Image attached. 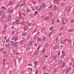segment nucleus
Wrapping results in <instances>:
<instances>
[{
	"instance_id": "nucleus-57",
	"label": "nucleus",
	"mask_w": 74,
	"mask_h": 74,
	"mask_svg": "<svg viewBox=\"0 0 74 74\" xmlns=\"http://www.w3.org/2000/svg\"><path fill=\"white\" fill-rule=\"evenodd\" d=\"M37 36L34 37V40H35V39H36V38H37Z\"/></svg>"
},
{
	"instance_id": "nucleus-55",
	"label": "nucleus",
	"mask_w": 74,
	"mask_h": 74,
	"mask_svg": "<svg viewBox=\"0 0 74 74\" xmlns=\"http://www.w3.org/2000/svg\"><path fill=\"white\" fill-rule=\"evenodd\" d=\"M23 6H25V4L23 3V4L21 5V6H23Z\"/></svg>"
},
{
	"instance_id": "nucleus-15",
	"label": "nucleus",
	"mask_w": 74,
	"mask_h": 74,
	"mask_svg": "<svg viewBox=\"0 0 74 74\" xmlns=\"http://www.w3.org/2000/svg\"><path fill=\"white\" fill-rule=\"evenodd\" d=\"M48 45H49V44L48 43H46L45 44V47L47 48V47H48Z\"/></svg>"
},
{
	"instance_id": "nucleus-7",
	"label": "nucleus",
	"mask_w": 74,
	"mask_h": 74,
	"mask_svg": "<svg viewBox=\"0 0 74 74\" xmlns=\"http://www.w3.org/2000/svg\"><path fill=\"white\" fill-rule=\"evenodd\" d=\"M64 29V26H62L60 29V32H62V30H63Z\"/></svg>"
},
{
	"instance_id": "nucleus-9",
	"label": "nucleus",
	"mask_w": 74,
	"mask_h": 74,
	"mask_svg": "<svg viewBox=\"0 0 74 74\" xmlns=\"http://www.w3.org/2000/svg\"><path fill=\"white\" fill-rule=\"evenodd\" d=\"M49 18V17H46L45 18V20H46V21H47V20H48Z\"/></svg>"
},
{
	"instance_id": "nucleus-29",
	"label": "nucleus",
	"mask_w": 74,
	"mask_h": 74,
	"mask_svg": "<svg viewBox=\"0 0 74 74\" xmlns=\"http://www.w3.org/2000/svg\"><path fill=\"white\" fill-rule=\"evenodd\" d=\"M30 25H32V23H29L28 24V25H27V26H28L29 27L30 26Z\"/></svg>"
},
{
	"instance_id": "nucleus-46",
	"label": "nucleus",
	"mask_w": 74,
	"mask_h": 74,
	"mask_svg": "<svg viewBox=\"0 0 74 74\" xmlns=\"http://www.w3.org/2000/svg\"><path fill=\"white\" fill-rule=\"evenodd\" d=\"M69 71H69V70H68V69H67L66 71V73H69Z\"/></svg>"
},
{
	"instance_id": "nucleus-49",
	"label": "nucleus",
	"mask_w": 74,
	"mask_h": 74,
	"mask_svg": "<svg viewBox=\"0 0 74 74\" xmlns=\"http://www.w3.org/2000/svg\"><path fill=\"white\" fill-rule=\"evenodd\" d=\"M40 46H39L38 47V49H40Z\"/></svg>"
},
{
	"instance_id": "nucleus-41",
	"label": "nucleus",
	"mask_w": 74,
	"mask_h": 74,
	"mask_svg": "<svg viewBox=\"0 0 74 74\" xmlns=\"http://www.w3.org/2000/svg\"><path fill=\"white\" fill-rule=\"evenodd\" d=\"M7 25H6L4 27V29H5V28L7 27Z\"/></svg>"
},
{
	"instance_id": "nucleus-64",
	"label": "nucleus",
	"mask_w": 74,
	"mask_h": 74,
	"mask_svg": "<svg viewBox=\"0 0 74 74\" xmlns=\"http://www.w3.org/2000/svg\"><path fill=\"white\" fill-rule=\"evenodd\" d=\"M74 20L73 19V20H72L71 21V22H74Z\"/></svg>"
},
{
	"instance_id": "nucleus-14",
	"label": "nucleus",
	"mask_w": 74,
	"mask_h": 74,
	"mask_svg": "<svg viewBox=\"0 0 74 74\" xmlns=\"http://www.w3.org/2000/svg\"><path fill=\"white\" fill-rule=\"evenodd\" d=\"M11 15H10L9 16V18H8V21H10L11 19Z\"/></svg>"
},
{
	"instance_id": "nucleus-38",
	"label": "nucleus",
	"mask_w": 74,
	"mask_h": 74,
	"mask_svg": "<svg viewBox=\"0 0 74 74\" xmlns=\"http://www.w3.org/2000/svg\"><path fill=\"white\" fill-rule=\"evenodd\" d=\"M60 51H59L58 53V56H59V55H60Z\"/></svg>"
},
{
	"instance_id": "nucleus-32",
	"label": "nucleus",
	"mask_w": 74,
	"mask_h": 74,
	"mask_svg": "<svg viewBox=\"0 0 74 74\" xmlns=\"http://www.w3.org/2000/svg\"><path fill=\"white\" fill-rule=\"evenodd\" d=\"M3 66H5V62L4 61L3 62Z\"/></svg>"
},
{
	"instance_id": "nucleus-16",
	"label": "nucleus",
	"mask_w": 74,
	"mask_h": 74,
	"mask_svg": "<svg viewBox=\"0 0 74 74\" xmlns=\"http://www.w3.org/2000/svg\"><path fill=\"white\" fill-rule=\"evenodd\" d=\"M2 17L1 18V19H4V18H5V16H4V14H3L2 15Z\"/></svg>"
},
{
	"instance_id": "nucleus-36",
	"label": "nucleus",
	"mask_w": 74,
	"mask_h": 74,
	"mask_svg": "<svg viewBox=\"0 0 74 74\" xmlns=\"http://www.w3.org/2000/svg\"><path fill=\"white\" fill-rule=\"evenodd\" d=\"M20 24L22 25H24V23L23 22H21V23H20Z\"/></svg>"
},
{
	"instance_id": "nucleus-26",
	"label": "nucleus",
	"mask_w": 74,
	"mask_h": 74,
	"mask_svg": "<svg viewBox=\"0 0 74 74\" xmlns=\"http://www.w3.org/2000/svg\"><path fill=\"white\" fill-rule=\"evenodd\" d=\"M56 41L57 42H59V39H58V38H56Z\"/></svg>"
},
{
	"instance_id": "nucleus-43",
	"label": "nucleus",
	"mask_w": 74,
	"mask_h": 74,
	"mask_svg": "<svg viewBox=\"0 0 74 74\" xmlns=\"http://www.w3.org/2000/svg\"><path fill=\"white\" fill-rule=\"evenodd\" d=\"M38 72V70H37L35 73V74H37Z\"/></svg>"
},
{
	"instance_id": "nucleus-23",
	"label": "nucleus",
	"mask_w": 74,
	"mask_h": 74,
	"mask_svg": "<svg viewBox=\"0 0 74 74\" xmlns=\"http://www.w3.org/2000/svg\"><path fill=\"white\" fill-rule=\"evenodd\" d=\"M52 60H55L56 59V57H55V56H53V58L52 59Z\"/></svg>"
},
{
	"instance_id": "nucleus-45",
	"label": "nucleus",
	"mask_w": 74,
	"mask_h": 74,
	"mask_svg": "<svg viewBox=\"0 0 74 74\" xmlns=\"http://www.w3.org/2000/svg\"><path fill=\"white\" fill-rule=\"evenodd\" d=\"M63 54V55L64 56H66V53H64Z\"/></svg>"
},
{
	"instance_id": "nucleus-58",
	"label": "nucleus",
	"mask_w": 74,
	"mask_h": 74,
	"mask_svg": "<svg viewBox=\"0 0 74 74\" xmlns=\"http://www.w3.org/2000/svg\"><path fill=\"white\" fill-rule=\"evenodd\" d=\"M53 29V27H51L50 28V30H52V29Z\"/></svg>"
},
{
	"instance_id": "nucleus-52",
	"label": "nucleus",
	"mask_w": 74,
	"mask_h": 74,
	"mask_svg": "<svg viewBox=\"0 0 74 74\" xmlns=\"http://www.w3.org/2000/svg\"><path fill=\"white\" fill-rule=\"evenodd\" d=\"M70 10H69H69H68V12H67L68 14H69V12H70Z\"/></svg>"
},
{
	"instance_id": "nucleus-25",
	"label": "nucleus",
	"mask_w": 74,
	"mask_h": 74,
	"mask_svg": "<svg viewBox=\"0 0 74 74\" xmlns=\"http://www.w3.org/2000/svg\"><path fill=\"white\" fill-rule=\"evenodd\" d=\"M62 67H63L64 66H65V63H63L62 64Z\"/></svg>"
},
{
	"instance_id": "nucleus-48",
	"label": "nucleus",
	"mask_w": 74,
	"mask_h": 74,
	"mask_svg": "<svg viewBox=\"0 0 74 74\" xmlns=\"http://www.w3.org/2000/svg\"><path fill=\"white\" fill-rule=\"evenodd\" d=\"M16 59H14V61L15 62V64H16Z\"/></svg>"
},
{
	"instance_id": "nucleus-33",
	"label": "nucleus",
	"mask_w": 74,
	"mask_h": 74,
	"mask_svg": "<svg viewBox=\"0 0 74 74\" xmlns=\"http://www.w3.org/2000/svg\"><path fill=\"white\" fill-rule=\"evenodd\" d=\"M23 29L24 31H25V30H26V27H23Z\"/></svg>"
},
{
	"instance_id": "nucleus-62",
	"label": "nucleus",
	"mask_w": 74,
	"mask_h": 74,
	"mask_svg": "<svg viewBox=\"0 0 74 74\" xmlns=\"http://www.w3.org/2000/svg\"><path fill=\"white\" fill-rule=\"evenodd\" d=\"M71 68H69L68 69V70H69V71H70L71 70Z\"/></svg>"
},
{
	"instance_id": "nucleus-50",
	"label": "nucleus",
	"mask_w": 74,
	"mask_h": 74,
	"mask_svg": "<svg viewBox=\"0 0 74 74\" xmlns=\"http://www.w3.org/2000/svg\"><path fill=\"white\" fill-rule=\"evenodd\" d=\"M14 33V31H12V32L11 34H13Z\"/></svg>"
},
{
	"instance_id": "nucleus-54",
	"label": "nucleus",
	"mask_w": 74,
	"mask_h": 74,
	"mask_svg": "<svg viewBox=\"0 0 74 74\" xmlns=\"http://www.w3.org/2000/svg\"><path fill=\"white\" fill-rule=\"evenodd\" d=\"M72 30L70 29L69 30V32H72Z\"/></svg>"
},
{
	"instance_id": "nucleus-47",
	"label": "nucleus",
	"mask_w": 74,
	"mask_h": 74,
	"mask_svg": "<svg viewBox=\"0 0 74 74\" xmlns=\"http://www.w3.org/2000/svg\"><path fill=\"white\" fill-rule=\"evenodd\" d=\"M59 1L58 0L57 1H56V3L57 4H58L59 3Z\"/></svg>"
},
{
	"instance_id": "nucleus-6",
	"label": "nucleus",
	"mask_w": 74,
	"mask_h": 74,
	"mask_svg": "<svg viewBox=\"0 0 74 74\" xmlns=\"http://www.w3.org/2000/svg\"><path fill=\"white\" fill-rule=\"evenodd\" d=\"M8 4L10 5H13L14 3L12 2H11V1H9L8 3Z\"/></svg>"
},
{
	"instance_id": "nucleus-11",
	"label": "nucleus",
	"mask_w": 74,
	"mask_h": 74,
	"mask_svg": "<svg viewBox=\"0 0 74 74\" xmlns=\"http://www.w3.org/2000/svg\"><path fill=\"white\" fill-rule=\"evenodd\" d=\"M20 5V4H18L16 6H15V9H16L18 7H19V6Z\"/></svg>"
},
{
	"instance_id": "nucleus-3",
	"label": "nucleus",
	"mask_w": 74,
	"mask_h": 74,
	"mask_svg": "<svg viewBox=\"0 0 74 74\" xmlns=\"http://www.w3.org/2000/svg\"><path fill=\"white\" fill-rule=\"evenodd\" d=\"M41 7H42V9L43 10H44L45 8V3H43L42 4V5H41Z\"/></svg>"
},
{
	"instance_id": "nucleus-5",
	"label": "nucleus",
	"mask_w": 74,
	"mask_h": 74,
	"mask_svg": "<svg viewBox=\"0 0 74 74\" xmlns=\"http://www.w3.org/2000/svg\"><path fill=\"white\" fill-rule=\"evenodd\" d=\"M57 10H58V7H57L56 5H55L54 6V11H56Z\"/></svg>"
},
{
	"instance_id": "nucleus-60",
	"label": "nucleus",
	"mask_w": 74,
	"mask_h": 74,
	"mask_svg": "<svg viewBox=\"0 0 74 74\" xmlns=\"http://www.w3.org/2000/svg\"><path fill=\"white\" fill-rule=\"evenodd\" d=\"M12 40H15V37H13V38H12Z\"/></svg>"
},
{
	"instance_id": "nucleus-8",
	"label": "nucleus",
	"mask_w": 74,
	"mask_h": 74,
	"mask_svg": "<svg viewBox=\"0 0 74 74\" xmlns=\"http://www.w3.org/2000/svg\"><path fill=\"white\" fill-rule=\"evenodd\" d=\"M38 62L36 61H35L34 62V64L36 66H37V65L38 64Z\"/></svg>"
},
{
	"instance_id": "nucleus-40",
	"label": "nucleus",
	"mask_w": 74,
	"mask_h": 74,
	"mask_svg": "<svg viewBox=\"0 0 74 74\" xmlns=\"http://www.w3.org/2000/svg\"><path fill=\"white\" fill-rule=\"evenodd\" d=\"M17 39H18L16 38H15V39H14L15 42H16V41H17Z\"/></svg>"
},
{
	"instance_id": "nucleus-35",
	"label": "nucleus",
	"mask_w": 74,
	"mask_h": 74,
	"mask_svg": "<svg viewBox=\"0 0 74 74\" xmlns=\"http://www.w3.org/2000/svg\"><path fill=\"white\" fill-rule=\"evenodd\" d=\"M27 12H30V10H29V9L27 8Z\"/></svg>"
},
{
	"instance_id": "nucleus-4",
	"label": "nucleus",
	"mask_w": 74,
	"mask_h": 74,
	"mask_svg": "<svg viewBox=\"0 0 74 74\" xmlns=\"http://www.w3.org/2000/svg\"><path fill=\"white\" fill-rule=\"evenodd\" d=\"M49 16H50L51 18L52 17V16H53V13H52V12H51L49 13Z\"/></svg>"
},
{
	"instance_id": "nucleus-24",
	"label": "nucleus",
	"mask_w": 74,
	"mask_h": 74,
	"mask_svg": "<svg viewBox=\"0 0 74 74\" xmlns=\"http://www.w3.org/2000/svg\"><path fill=\"white\" fill-rule=\"evenodd\" d=\"M42 40L44 41L45 40V36H43V38L42 39Z\"/></svg>"
},
{
	"instance_id": "nucleus-21",
	"label": "nucleus",
	"mask_w": 74,
	"mask_h": 74,
	"mask_svg": "<svg viewBox=\"0 0 74 74\" xmlns=\"http://www.w3.org/2000/svg\"><path fill=\"white\" fill-rule=\"evenodd\" d=\"M46 65H45V66H44L43 68V70H46Z\"/></svg>"
},
{
	"instance_id": "nucleus-34",
	"label": "nucleus",
	"mask_w": 74,
	"mask_h": 74,
	"mask_svg": "<svg viewBox=\"0 0 74 74\" xmlns=\"http://www.w3.org/2000/svg\"><path fill=\"white\" fill-rule=\"evenodd\" d=\"M42 6H40V8L38 10L39 11H41V8H41Z\"/></svg>"
},
{
	"instance_id": "nucleus-30",
	"label": "nucleus",
	"mask_w": 74,
	"mask_h": 74,
	"mask_svg": "<svg viewBox=\"0 0 74 74\" xmlns=\"http://www.w3.org/2000/svg\"><path fill=\"white\" fill-rule=\"evenodd\" d=\"M57 23H59L60 22V20L58 19L56 21Z\"/></svg>"
},
{
	"instance_id": "nucleus-42",
	"label": "nucleus",
	"mask_w": 74,
	"mask_h": 74,
	"mask_svg": "<svg viewBox=\"0 0 74 74\" xmlns=\"http://www.w3.org/2000/svg\"><path fill=\"white\" fill-rule=\"evenodd\" d=\"M19 20H18V19H17L16 20V22H18L19 21Z\"/></svg>"
},
{
	"instance_id": "nucleus-20",
	"label": "nucleus",
	"mask_w": 74,
	"mask_h": 74,
	"mask_svg": "<svg viewBox=\"0 0 74 74\" xmlns=\"http://www.w3.org/2000/svg\"><path fill=\"white\" fill-rule=\"evenodd\" d=\"M14 11V9H12L11 10H10V11L9 13H11L12 12Z\"/></svg>"
},
{
	"instance_id": "nucleus-2",
	"label": "nucleus",
	"mask_w": 74,
	"mask_h": 74,
	"mask_svg": "<svg viewBox=\"0 0 74 74\" xmlns=\"http://www.w3.org/2000/svg\"><path fill=\"white\" fill-rule=\"evenodd\" d=\"M18 42L15 43L14 44V43L13 47H16L18 45Z\"/></svg>"
},
{
	"instance_id": "nucleus-56",
	"label": "nucleus",
	"mask_w": 74,
	"mask_h": 74,
	"mask_svg": "<svg viewBox=\"0 0 74 74\" xmlns=\"http://www.w3.org/2000/svg\"><path fill=\"white\" fill-rule=\"evenodd\" d=\"M57 64H53V65L54 66H56Z\"/></svg>"
},
{
	"instance_id": "nucleus-31",
	"label": "nucleus",
	"mask_w": 74,
	"mask_h": 74,
	"mask_svg": "<svg viewBox=\"0 0 74 74\" xmlns=\"http://www.w3.org/2000/svg\"><path fill=\"white\" fill-rule=\"evenodd\" d=\"M52 21L53 24H54V23H55V19H54L53 18Z\"/></svg>"
},
{
	"instance_id": "nucleus-44",
	"label": "nucleus",
	"mask_w": 74,
	"mask_h": 74,
	"mask_svg": "<svg viewBox=\"0 0 74 74\" xmlns=\"http://www.w3.org/2000/svg\"><path fill=\"white\" fill-rule=\"evenodd\" d=\"M26 34V33L24 32L23 34V36H25Z\"/></svg>"
},
{
	"instance_id": "nucleus-37",
	"label": "nucleus",
	"mask_w": 74,
	"mask_h": 74,
	"mask_svg": "<svg viewBox=\"0 0 74 74\" xmlns=\"http://www.w3.org/2000/svg\"><path fill=\"white\" fill-rule=\"evenodd\" d=\"M1 8L2 9H5V8H5L4 6L2 7Z\"/></svg>"
},
{
	"instance_id": "nucleus-61",
	"label": "nucleus",
	"mask_w": 74,
	"mask_h": 74,
	"mask_svg": "<svg viewBox=\"0 0 74 74\" xmlns=\"http://www.w3.org/2000/svg\"><path fill=\"white\" fill-rule=\"evenodd\" d=\"M53 2H54V3H56V0L54 1Z\"/></svg>"
},
{
	"instance_id": "nucleus-63",
	"label": "nucleus",
	"mask_w": 74,
	"mask_h": 74,
	"mask_svg": "<svg viewBox=\"0 0 74 74\" xmlns=\"http://www.w3.org/2000/svg\"><path fill=\"white\" fill-rule=\"evenodd\" d=\"M44 51H45V49H43V51L42 52V53L44 52Z\"/></svg>"
},
{
	"instance_id": "nucleus-53",
	"label": "nucleus",
	"mask_w": 74,
	"mask_h": 74,
	"mask_svg": "<svg viewBox=\"0 0 74 74\" xmlns=\"http://www.w3.org/2000/svg\"><path fill=\"white\" fill-rule=\"evenodd\" d=\"M60 5H64V3H60Z\"/></svg>"
},
{
	"instance_id": "nucleus-1",
	"label": "nucleus",
	"mask_w": 74,
	"mask_h": 74,
	"mask_svg": "<svg viewBox=\"0 0 74 74\" xmlns=\"http://www.w3.org/2000/svg\"><path fill=\"white\" fill-rule=\"evenodd\" d=\"M66 42V39H64L63 41V40H61L60 41V42L61 44H64V43Z\"/></svg>"
},
{
	"instance_id": "nucleus-27",
	"label": "nucleus",
	"mask_w": 74,
	"mask_h": 74,
	"mask_svg": "<svg viewBox=\"0 0 74 74\" xmlns=\"http://www.w3.org/2000/svg\"><path fill=\"white\" fill-rule=\"evenodd\" d=\"M37 14H38V12L36 11L35 12V14H34V15L36 16V15H37Z\"/></svg>"
},
{
	"instance_id": "nucleus-12",
	"label": "nucleus",
	"mask_w": 74,
	"mask_h": 74,
	"mask_svg": "<svg viewBox=\"0 0 74 74\" xmlns=\"http://www.w3.org/2000/svg\"><path fill=\"white\" fill-rule=\"evenodd\" d=\"M14 43H15L14 42V41H12L11 42L10 44H11V45H13V46L14 45Z\"/></svg>"
},
{
	"instance_id": "nucleus-19",
	"label": "nucleus",
	"mask_w": 74,
	"mask_h": 74,
	"mask_svg": "<svg viewBox=\"0 0 74 74\" xmlns=\"http://www.w3.org/2000/svg\"><path fill=\"white\" fill-rule=\"evenodd\" d=\"M3 11L1 10L0 11V15L1 16V15H3Z\"/></svg>"
},
{
	"instance_id": "nucleus-18",
	"label": "nucleus",
	"mask_w": 74,
	"mask_h": 74,
	"mask_svg": "<svg viewBox=\"0 0 74 74\" xmlns=\"http://www.w3.org/2000/svg\"><path fill=\"white\" fill-rule=\"evenodd\" d=\"M37 51H35L33 53L34 55H37Z\"/></svg>"
},
{
	"instance_id": "nucleus-10",
	"label": "nucleus",
	"mask_w": 74,
	"mask_h": 74,
	"mask_svg": "<svg viewBox=\"0 0 74 74\" xmlns=\"http://www.w3.org/2000/svg\"><path fill=\"white\" fill-rule=\"evenodd\" d=\"M59 48V46L57 45L56 47H55L53 48V49H58Z\"/></svg>"
},
{
	"instance_id": "nucleus-59",
	"label": "nucleus",
	"mask_w": 74,
	"mask_h": 74,
	"mask_svg": "<svg viewBox=\"0 0 74 74\" xmlns=\"http://www.w3.org/2000/svg\"><path fill=\"white\" fill-rule=\"evenodd\" d=\"M44 29H45L43 27L42 28L41 30H44Z\"/></svg>"
},
{
	"instance_id": "nucleus-39",
	"label": "nucleus",
	"mask_w": 74,
	"mask_h": 74,
	"mask_svg": "<svg viewBox=\"0 0 74 74\" xmlns=\"http://www.w3.org/2000/svg\"><path fill=\"white\" fill-rule=\"evenodd\" d=\"M12 71H9V74H12V72H11Z\"/></svg>"
},
{
	"instance_id": "nucleus-28",
	"label": "nucleus",
	"mask_w": 74,
	"mask_h": 74,
	"mask_svg": "<svg viewBox=\"0 0 74 74\" xmlns=\"http://www.w3.org/2000/svg\"><path fill=\"white\" fill-rule=\"evenodd\" d=\"M30 38V35H28L27 37V39L28 40V39H29Z\"/></svg>"
},
{
	"instance_id": "nucleus-13",
	"label": "nucleus",
	"mask_w": 74,
	"mask_h": 74,
	"mask_svg": "<svg viewBox=\"0 0 74 74\" xmlns=\"http://www.w3.org/2000/svg\"><path fill=\"white\" fill-rule=\"evenodd\" d=\"M52 33L51 32H50L49 34V37H51V36H52Z\"/></svg>"
},
{
	"instance_id": "nucleus-22",
	"label": "nucleus",
	"mask_w": 74,
	"mask_h": 74,
	"mask_svg": "<svg viewBox=\"0 0 74 74\" xmlns=\"http://www.w3.org/2000/svg\"><path fill=\"white\" fill-rule=\"evenodd\" d=\"M37 40L38 41H41V39L40 38H38V39H37Z\"/></svg>"
},
{
	"instance_id": "nucleus-17",
	"label": "nucleus",
	"mask_w": 74,
	"mask_h": 74,
	"mask_svg": "<svg viewBox=\"0 0 74 74\" xmlns=\"http://www.w3.org/2000/svg\"><path fill=\"white\" fill-rule=\"evenodd\" d=\"M62 23L63 25H64V24H65V22L64 21V19H62Z\"/></svg>"
},
{
	"instance_id": "nucleus-51",
	"label": "nucleus",
	"mask_w": 74,
	"mask_h": 74,
	"mask_svg": "<svg viewBox=\"0 0 74 74\" xmlns=\"http://www.w3.org/2000/svg\"><path fill=\"white\" fill-rule=\"evenodd\" d=\"M12 51H13V53H15V50H13Z\"/></svg>"
}]
</instances>
